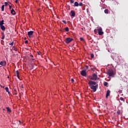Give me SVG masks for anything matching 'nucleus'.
<instances>
[{
	"label": "nucleus",
	"instance_id": "nucleus-14",
	"mask_svg": "<svg viewBox=\"0 0 128 128\" xmlns=\"http://www.w3.org/2000/svg\"><path fill=\"white\" fill-rule=\"evenodd\" d=\"M4 20H2V21H0V26H4Z\"/></svg>",
	"mask_w": 128,
	"mask_h": 128
},
{
	"label": "nucleus",
	"instance_id": "nucleus-26",
	"mask_svg": "<svg viewBox=\"0 0 128 128\" xmlns=\"http://www.w3.org/2000/svg\"><path fill=\"white\" fill-rule=\"evenodd\" d=\"M80 40H81L82 42L84 41V38H80Z\"/></svg>",
	"mask_w": 128,
	"mask_h": 128
},
{
	"label": "nucleus",
	"instance_id": "nucleus-50",
	"mask_svg": "<svg viewBox=\"0 0 128 128\" xmlns=\"http://www.w3.org/2000/svg\"><path fill=\"white\" fill-rule=\"evenodd\" d=\"M8 78H10V76H8Z\"/></svg>",
	"mask_w": 128,
	"mask_h": 128
},
{
	"label": "nucleus",
	"instance_id": "nucleus-21",
	"mask_svg": "<svg viewBox=\"0 0 128 128\" xmlns=\"http://www.w3.org/2000/svg\"><path fill=\"white\" fill-rule=\"evenodd\" d=\"M16 74H17V78H20V75H18V74H19L18 70H17V71H16Z\"/></svg>",
	"mask_w": 128,
	"mask_h": 128
},
{
	"label": "nucleus",
	"instance_id": "nucleus-10",
	"mask_svg": "<svg viewBox=\"0 0 128 128\" xmlns=\"http://www.w3.org/2000/svg\"><path fill=\"white\" fill-rule=\"evenodd\" d=\"M92 76L93 80H96L98 79V75H96V74H92Z\"/></svg>",
	"mask_w": 128,
	"mask_h": 128
},
{
	"label": "nucleus",
	"instance_id": "nucleus-43",
	"mask_svg": "<svg viewBox=\"0 0 128 128\" xmlns=\"http://www.w3.org/2000/svg\"><path fill=\"white\" fill-rule=\"evenodd\" d=\"M14 90L15 92H16V89H14Z\"/></svg>",
	"mask_w": 128,
	"mask_h": 128
},
{
	"label": "nucleus",
	"instance_id": "nucleus-15",
	"mask_svg": "<svg viewBox=\"0 0 128 128\" xmlns=\"http://www.w3.org/2000/svg\"><path fill=\"white\" fill-rule=\"evenodd\" d=\"M7 111L8 112H12V110H10V108L7 107L6 108Z\"/></svg>",
	"mask_w": 128,
	"mask_h": 128
},
{
	"label": "nucleus",
	"instance_id": "nucleus-20",
	"mask_svg": "<svg viewBox=\"0 0 128 128\" xmlns=\"http://www.w3.org/2000/svg\"><path fill=\"white\" fill-rule=\"evenodd\" d=\"M104 14H108V10L106 9L104 11Z\"/></svg>",
	"mask_w": 128,
	"mask_h": 128
},
{
	"label": "nucleus",
	"instance_id": "nucleus-32",
	"mask_svg": "<svg viewBox=\"0 0 128 128\" xmlns=\"http://www.w3.org/2000/svg\"><path fill=\"white\" fill-rule=\"evenodd\" d=\"M62 22H64V24H66V20H62Z\"/></svg>",
	"mask_w": 128,
	"mask_h": 128
},
{
	"label": "nucleus",
	"instance_id": "nucleus-6",
	"mask_svg": "<svg viewBox=\"0 0 128 128\" xmlns=\"http://www.w3.org/2000/svg\"><path fill=\"white\" fill-rule=\"evenodd\" d=\"M70 15L72 18H74L76 16V12L72 10L70 11Z\"/></svg>",
	"mask_w": 128,
	"mask_h": 128
},
{
	"label": "nucleus",
	"instance_id": "nucleus-22",
	"mask_svg": "<svg viewBox=\"0 0 128 128\" xmlns=\"http://www.w3.org/2000/svg\"><path fill=\"white\" fill-rule=\"evenodd\" d=\"M108 82H104V86H108Z\"/></svg>",
	"mask_w": 128,
	"mask_h": 128
},
{
	"label": "nucleus",
	"instance_id": "nucleus-36",
	"mask_svg": "<svg viewBox=\"0 0 128 128\" xmlns=\"http://www.w3.org/2000/svg\"><path fill=\"white\" fill-rule=\"evenodd\" d=\"M8 6H9V8H10V10H12V6H10V4H8Z\"/></svg>",
	"mask_w": 128,
	"mask_h": 128
},
{
	"label": "nucleus",
	"instance_id": "nucleus-27",
	"mask_svg": "<svg viewBox=\"0 0 128 128\" xmlns=\"http://www.w3.org/2000/svg\"><path fill=\"white\" fill-rule=\"evenodd\" d=\"M10 46H12L14 45V42H12V43L9 44Z\"/></svg>",
	"mask_w": 128,
	"mask_h": 128
},
{
	"label": "nucleus",
	"instance_id": "nucleus-3",
	"mask_svg": "<svg viewBox=\"0 0 128 128\" xmlns=\"http://www.w3.org/2000/svg\"><path fill=\"white\" fill-rule=\"evenodd\" d=\"M73 40H74V39L72 38H66L65 42L66 44H70V42H72Z\"/></svg>",
	"mask_w": 128,
	"mask_h": 128
},
{
	"label": "nucleus",
	"instance_id": "nucleus-2",
	"mask_svg": "<svg viewBox=\"0 0 128 128\" xmlns=\"http://www.w3.org/2000/svg\"><path fill=\"white\" fill-rule=\"evenodd\" d=\"M90 88L91 90H93V92H96V89L98 88V84H96L95 86H90Z\"/></svg>",
	"mask_w": 128,
	"mask_h": 128
},
{
	"label": "nucleus",
	"instance_id": "nucleus-37",
	"mask_svg": "<svg viewBox=\"0 0 128 128\" xmlns=\"http://www.w3.org/2000/svg\"><path fill=\"white\" fill-rule=\"evenodd\" d=\"M94 34H97L98 32L96 31V30H94Z\"/></svg>",
	"mask_w": 128,
	"mask_h": 128
},
{
	"label": "nucleus",
	"instance_id": "nucleus-24",
	"mask_svg": "<svg viewBox=\"0 0 128 128\" xmlns=\"http://www.w3.org/2000/svg\"><path fill=\"white\" fill-rule=\"evenodd\" d=\"M65 30H66V32H69L70 29H68V27H66L65 28Z\"/></svg>",
	"mask_w": 128,
	"mask_h": 128
},
{
	"label": "nucleus",
	"instance_id": "nucleus-45",
	"mask_svg": "<svg viewBox=\"0 0 128 128\" xmlns=\"http://www.w3.org/2000/svg\"><path fill=\"white\" fill-rule=\"evenodd\" d=\"M15 94H18V93L16 92H15Z\"/></svg>",
	"mask_w": 128,
	"mask_h": 128
},
{
	"label": "nucleus",
	"instance_id": "nucleus-34",
	"mask_svg": "<svg viewBox=\"0 0 128 128\" xmlns=\"http://www.w3.org/2000/svg\"><path fill=\"white\" fill-rule=\"evenodd\" d=\"M120 100H124V98L122 97H120Z\"/></svg>",
	"mask_w": 128,
	"mask_h": 128
},
{
	"label": "nucleus",
	"instance_id": "nucleus-41",
	"mask_svg": "<svg viewBox=\"0 0 128 128\" xmlns=\"http://www.w3.org/2000/svg\"><path fill=\"white\" fill-rule=\"evenodd\" d=\"M21 88H24V85H22V86H21Z\"/></svg>",
	"mask_w": 128,
	"mask_h": 128
},
{
	"label": "nucleus",
	"instance_id": "nucleus-39",
	"mask_svg": "<svg viewBox=\"0 0 128 128\" xmlns=\"http://www.w3.org/2000/svg\"><path fill=\"white\" fill-rule=\"evenodd\" d=\"M38 56H40V52H38Z\"/></svg>",
	"mask_w": 128,
	"mask_h": 128
},
{
	"label": "nucleus",
	"instance_id": "nucleus-11",
	"mask_svg": "<svg viewBox=\"0 0 128 128\" xmlns=\"http://www.w3.org/2000/svg\"><path fill=\"white\" fill-rule=\"evenodd\" d=\"M110 90H108L106 94V98H108V96H110Z\"/></svg>",
	"mask_w": 128,
	"mask_h": 128
},
{
	"label": "nucleus",
	"instance_id": "nucleus-29",
	"mask_svg": "<svg viewBox=\"0 0 128 128\" xmlns=\"http://www.w3.org/2000/svg\"><path fill=\"white\" fill-rule=\"evenodd\" d=\"M70 4H74V0H71L70 1Z\"/></svg>",
	"mask_w": 128,
	"mask_h": 128
},
{
	"label": "nucleus",
	"instance_id": "nucleus-31",
	"mask_svg": "<svg viewBox=\"0 0 128 128\" xmlns=\"http://www.w3.org/2000/svg\"><path fill=\"white\" fill-rule=\"evenodd\" d=\"M71 82H74V78H72Z\"/></svg>",
	"mask_w": 128,
	"mask_h": 128
},
{
	"label": "nucleus",
	"instance_id": "nucleus-1",
	"mask_svg": "<svg viewBox=\"0 0 128 128\" xmlns=\"http://www.w3.org/2000/svg\"><path fill=\"white\" fill-rule=\"evenodd\" d=\"M107 74L109 76H112L114 78V70H109L107 72Z\"/></svg>",
	"mask_w": 128,
	"mask_h": 128
},
{
	"label": "nucleus",
	"instance_id": "nucleus-13",
	"mask_svg": "<svg viewBox=\"0 0 128 128\" xmlns=\"http://www.w3.org/2000/svg\"><path fill=\"white\" fill-rule=\"evenodd\" d=\"M11 14H13V16H14V14H16V11H14V10L12 9L11 10Z\"/></svg>",
	"mask_w": 128,
	"mask_h": 128
},
{
	"label": "nucleus",
	"instance_id": "nucleus-46",
	"mask_svg": "<svg viewBox=\"0 0 128 128\" xmlns=\"http://www.w3.org/2000/svg\"><path fill=\"white\" fill-rule=\"evenodd\" d=\"M15 50L16 52V50H18L17 48H15Z\"/></svg>",
	"mask_w": 128,
	"mask_h": 128
},
{
	"label": "nucleus",
	"instance_id": "nucleus-9",
	"mask_svg": "<svg viewBox=\"0 0 128 128\" xmlns=\"http://www.w3.org/2000/svg\"><path fill=\"white\" fill-rule=\"evenodd\" d=\"M28 34L29 38H32V35L34 34V31L28 32Z\"/></svg>",
	"mask_w": 128,
	"mask_h": 128
},
{
	"label": "nucleus",
	"instance_id": "nucleus-35",
	"mask_svg": "<svg viewBox=\"0 0 128 128\" xmlns=\"http://www.w3.org/2000/svg\"><path fill=\"white\" fill-rule=\"evenodd\" d=\"M4 4H5V6H8V2H5Z\"/></svg>",
	"mask_w": 128,
	"mask_h": 128
},
{
	"label": "nucleus",
	"instance_id": "nucleus-49",
	"mask_svg": "<svg viewBox=\"0 0 128 128\" xmlns=\"http://www.w3.org/2000/svg\"><path fill=\"white\" fill-rule=\"evenodd\" d=\"M82 30H84V28H82Z\"/></svg>",
	"mask_w": 128,
	"mask_h": 128
},
{
	"label": "nucleus",
	"instance_id": "nucleus-5",
	"mask_svg": "<svg viewBox=\"0 0 128 128\" xmlns=\"http://www.w3.org/2000/svg\"><path fill=\"white\" fill-rule=\"evenodd\" d=\"M88 84L89 86H96V82L94 81L90 80Z\"/></svg>",
	"mask_w": 128,
	"mask_h": 128
},
{
	"label": "nucleus",
	"instance_id": "nucleus-7",
	"mask_svg": "<svg viewBox=\"0 0 128 128\" xmlns=\"http://www.w3.org/2000/svg\"><path fill=\"white\" fill-rule=\"evenodd\" d=\"M80 74L82 76H86V70H82L80 72Z\"/></svg>",
	"mask_w": 128,
	"mask_h": 128
},
{
	"label": "nucleus",
	"instance_id": "nucleus-48",
	"mask_svg": "<svg viewBox=\"0 0 128 128\" xmlns=\"http://www.w3.org/2000/svg\"><path fill=\"white\" fill-rule=\"evenodd\" d=\"M86 68H88V66H86Z\"/></svg>",
	"mask_w": 128,
	"mask_h": 128
},
{
	"label": "nucleus",
	"instance_id": "nucleus-33",
	"mask_svg": "<svg viewBox=\"0 0 128 128\" xmlns=\"http://www.w3.org/2000/svg\"><path fill=\"white\" fill-rule=\"evenodd\" d=\"M24 44H28V40H26L25 42H24Z\"/></svg>",
	"mask_w": 128,
	"mask_h": 128
},
{
	"label": "nucleus",
	"instance_id": "nucleus-8",
	"mask_svg": "<svg viewBox=\"0 0 128 128\" xmlns=\"http://www.w3.org/2000/svg\"><path fill=\"white\" fill-rule=\"evenodd\" d=\"M0 64L3 66H6V61H1Z\"/></svg>",
	"mask_w": 128,
	"mask_h": 128
},
{
	"label": "nucleus",
	"instance_id": "nucleus-18",
	"mask_svg": "<svg viewBox=\"0 0 128 128\" xmlns=\"http://www.w3.org/2000/svg\"><path fill=\"white\" fill-rule=\"evenodd\" d=\"M88 78H90V80H94V77H93V76H89Z\"/></svg>",
	"mask_w": 128,
	"mask_h": 128
},
{
	"label": "nucleus",
	"instance_id": "nucleus-12",
	"mask_svg": "<svg viewBox=\"0 0 128 128\" xmlns=\"http://www.w3.org/2000/svg\"><path fill=\"white\" fill-rule=\"evenodd\" d=\"M0 26V28H1V30H4V31L6 30V27H4V25H1V26Z\"/></svg>",
	"mask_w": 128,
	"mask_h": 128
},
{
	"label": "nucleus",
	"instance_id": "nucleus-25",
	"mask_svg": "<svg viewBox=\"0 0 128 128\" xmlns=\"http://www.w3.org/2000/svg\"><path fill=\"white\" fill-rule=\"evenodd\" d=\"M78 6H82V2H80L78 4Z\"/></svg>",
	"mask_w": 128,
	"mask_h": 128
},
{
	"label": "nucleus",
	"instance_id": "nucleus-47",
	"mask_svg": "<svg viewBox=\"0 0 128 128\" xmlns=\"http://www.w3.org/2000/svg\"><path fill=\"white\" fill-rule=\"evenodd\" d=\"M24 40H26V38H24Z\"/></svg>",
	"mask_w": 128,
	"mask_h": 128
},
{
	"label": "nucleus",
	"instance_id": "nucleus-28",
	"mask_svg": "<svg viewBox=\"0 0 128 128\" xmlns=\"http://www.w3.org/2000/svg\"><path fill=\"white\" fill-rule=\"evenodd\" d=\"M94 54H91L92 58H94Z\"/></svg>",
	"mask_w": 128,
	"mask_h": 128
},
{
	"label": "nucleus",
	"instance_id": "nucleus-42",
	"mask_svg": "<svg viewBox=\"0 0 128 128\" xmlns=\"http://www.w3.org/2000/svg\"><path fill=\"white\" fill-rule=\"evenodd\" d=\"M2 36H4V33L2 32Z\"/></svg>",
	"mask_w": 128,
	"mask_h": 128
},
{
	"label": "nucleus",
	"instance_id": "nucleus-4",
	"mask_svg": "<svg viewBox=\"0 0 128 128\" xmlns=\"http://www.w3.org/2000/svg\"><path fill=\"white\" fill-rule=\"evenodd\" d=\"M98 34H99V36H102L104 34V32H102V28H98Z\"/></svg>",
	"mask_w": 128,
	"mask_h": 128
},
{
	"label": "nucleus",
	"instance_id": "nucleus-16",
	"mask_svg": "<svg viewBox=\"0 0 128 128\" xmlns=\"http://www.w3.org/2000/svg\"><path fill=\"white\" fill-rule=\"evenodd\" d=\"M74 6H78V2H74Z\"/></svg>",
	"mask_w": 128,
	"mask_h": 128
},
{
	"label": "nucleus",
	"instance_id": "nucleus-23",
	"mask_svg": "<svg viewBox=\"0 0 128 128\" xmlns=\"http://www.w3.org/2000/svg\"><path fill=\"white\" fill-rule=\"evenodd\" d=\"M117 114H118V116H120V110H118L116 112Z\"/></svg>",
	"mask_w": 128,
	"mask_h": 128
},
{
	"label": "nucleus",
	"instance_id": "nucleus-19",
	"mask_svg": "<svg viewBox=\"0 0 128 128\" xmlns=\"http://www.w3.org/2000/svg\"><path fill=\"white\" fill-rule=\"evenodd\" d=\"M5 90H6V92H8V94H10V91H8V88L6 87V88H5Z\"/></svg>",
	"mask_w": 128,
	"mask_h": 128
},
{
	"label": "nucleus",
	"instance_id": "nucleus-44",
	"mask_svg": "<svg viewBox=\"0 0 128 128\" xmlns=\"http://www.w3.org/2000/svg\"><path fill=\"white\" fill-rule=\"evenodd\" d=\"M32 60H36V59H34V58H32Z\"/></svg>",
	"mask_w": 128,
	"mask_h": 128
},
{
	"label": "nucleus",
	"instance_id": "nucleus-30",
	"mask_svg": "<svg viewBox=\"0 0 128 128\" xmlns=\"http://www.w3.org/2000/svg\"><path fill=\"white\" fill-rule=\"evenodd\" d=\"M6 36H2V40H4V37H5Z\"/></svg>",
	"mask_w": 128,
	"mask_h": 128
},
{
	"label": "nucleus",
	"instance_id": "nucleus-40",
	"mask_svg": "<svg viewBox=\"0 0 128 128\" xmlns=\"http://www.w3.org/2000/svg\"><path fill=\"white\" fill-rule=\"evenodd\" d=\"M30 58H34V56H32V54H30Z\"/></svg>",
	"mask_w": 128,
	"mask_h": 128
},
{
	"label": "nucleus",
	"instance_id": "nucleus-38",
	"mask_svg": "<svg viewBox=\"0 0 128 128\" xmlns=\"http://www.w3.org/2000/svg\"><path fill=\"white\" fill-rule=\"evenodd\" d=\"M18 0H16L15 2L16 4H18Z\"/></svg>",
	"mask_w": 128,
	"mask_h": 128
},
{
	"label": "nucleus",
	"instance_id": "nucleus-17",
	"mask_svg": "<svg viewBox=\"0 0 128 128\" xmlns=\"http://www.w3.org/2000/svg\"><path fill=\"white\" fill-rule=\"evenodd\" d=\"M2 11L4 12V5H2Z\"/></svg>",
	"mask_w": 128,
	"mask_h": 128
}]
</instances>
